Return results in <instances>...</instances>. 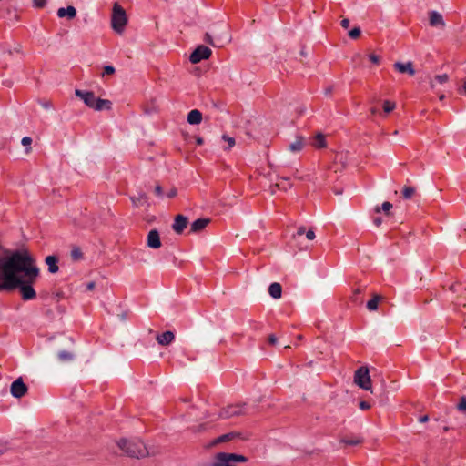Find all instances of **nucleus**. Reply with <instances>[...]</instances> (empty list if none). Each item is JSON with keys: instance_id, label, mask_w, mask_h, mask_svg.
<instances>
[{"instance_id": "nucleus-1", "label": "nucleus", "mask_w": 466, "mask_h": 466, "mask_svg": "<svg viewBox=\"0 0 466 466\" xmlns=\"http://www.w3.org/2000/svg\"><path fill=\"white\" fill-rule=\"evenodd\" d=\"M117 446L125 454L137 459L145 458L157 453L151 451L149 447L138 439H121L117 441Z\"/></svg>"}, {"instance_id": "nucleus-2", "label": "nucleus", "mask_w": 466, "mask_h": 466, "mask_svg": "<svg viewBox=\"0 0 466 466\" xmlns=\"http://www.w3.org/2000/svg\"><path fill=\"white\" fill-rule=\"evenodd\" d=\"M127 23V17L125 9L118 4L113 5L111 26L116 33H122Z\"/></svg>"}, {"instance_id": "nucleus-3", "label": "nucleus", "mask_w": 466, "mask_h": 466, "mask_svg": "<svg viewBox=\"0 0 466 466\" xmlns=\"http://www.w3.org/2000/svg\"><path fill=\"white\" fill-rule=\"evenodd\" d=\"M354 382L363 390H369L371 389V380L369 369L366 366H361L355 371Z\"/></svg>"}, {"instance_id": "nucleus-4", "label": "nucleus", "mask_w": 466, "mask_h": 466, "mask_svg": "<svg viewBox=\"0 0 466 466\" xmlns=\"http://www.w3.org/2000/svg\"><path fill=\"white\" fill-rule=\"evenodd\" d=\"M212 51L209 47L200 45L190 55L189 60L192 64H198L203 59H208Z\"/></svg>"}, {"instance_id": "nucleus-5", "label": "nucleus", "mask_w": 466, "mask_h": 466, "mask_svg": "<svg viewBox=\"0 0 466 466\" xmlns=\"http://www.w3.org/2000/svg\"><path fill=\"white\" fill-rule=\"evenodd\" d=\"M10 391L15 398L20 399L27 393L28 387L23 381L22 378H18L11 384Z\"/></svg>"}, {"instance_id": "nucleus-6", "label": "nucleus", "mask_w": 466, "mask_h": 466, "mask_svg": "<svg viewBox=\"0 0 466 466\" xmlns=\"http://www.w3.org/2000/svg\"><path fill=\"white\" fill-rule=\"evenodd\" d=\"M244 406L245 404L228 405L220 411L219 417L222 419H229L235 416L242 415L244 414Z\"/></svg>"}, {"instance_id": "nucleus-7", "label": "nucleus", "mask_w": 466, "mask_h": 466, "mask_svg": "<svg viewBox=\"0 0 466 466\" xmlns=\"http://www.w3.org/2000/svg\"><path fill=\"white\" fill-rule=\"evenodd\" d=\"M75 95L77 97H79L80 99H82L84 101V103L86 104V106H87L88 107L93 108V109L95 108L96 97L94 92L76 89Z\"/></svg>"}, {"instance_id": "nucleus-8", "label": "nucleus", "mask_w": 466, "mask_h": 466, "mask_svg": "<svg viewBox=\"0 0 466 466\" xmlns=\"http://www.w3.org/2000/svg\"><path fill=\"white\" fill-rule=\"evenodd\" d=\"M188 219L184 215H177L174 219V223L172 225L173 230L177 234H181L185 228L187 227Z\"/></svg>"}, {"instance_id": "nucleus-9", "label": "nucleus", "mask_w": 466, "mask_h": 466, "mask_svg": "<svg viewBox=\"0 0 466 466\" xmlns=\"http://www.w3.org/2000/svg\"><path fill=\"white\" fill-rule=\"evenodd\" d=\"M147 244L151 248H159L161 247V239L159 232L157 229H151L147 235Z\"/></svg>"}, {"instance_id": "nucleus-10", "label": "nucleus", "mask_w": 466, "mask_h": 466, "mask_svg": "<svg viewBox=\"0 0 466 466\" xmlns=\"http://www.w3.org/2000/svg\"><path fill=\"white\" fill-rule=\"evenodd\" d=\"M213 466H234V461L230 458V453H218Z\"/></svg>"}, {"instance_id": "nucleus-11", "label": "nucleus", "mask_w": 466, "mask_h": 466, "mask_svg": "<svg viewBox=\"0 0 466 466\" xmlns=\"http://www.w3.org/2000/svg\"><path fill=\"white\" fill-rule=\"evenodd\" d=\"M394 68L396 70H398L400 73H402V74H409L410 76H414L415 75V70L413 68V64L412 62H407L405 64L403 63H400V62H396L394 65H393Z\"/></svg>"}, {"instance_id": "nucleus-12", "label": "nucleus", "mask_w": 466, "mask_h": 466, "mask_svg": "<svg viewBox=\"0 0 466 466\" xmlns=\"http://www.w3.org/2000/svg\"><path fill=\"white\" fill-rule=\"evenodd\" d=\"M175 339V334L172 331H165L164 333L157 335V341L162 346H167Z\"/></svg>"}, {"instance_id": "nucleus-13", "label": "nucleus", "mask_w": 466, "mask_h": 466, "mask_svg": "<svg viewBox=\"0 0 466 466\" xmlns=\"http://www.w3.org/2000/svg\"><path fill=\"white\" fill-rule=\"evenodd\" d=\"M365 285H359L353 289V294L350 297V299L354 304L361 305L363 303V299L360 295L365 291Z\"/></svg>"}, {"instance_id": "nucleus-14", "label": "nucleus", "mask_w": 466, "mask_h": 466, "mask_svg": "<svg viewBox=\"0 0 466 466\" xmlns=\"http://www.w3.org/2000/svg\"><path fill=\"white\" fill-rule=\"evenodd\" d=\"M210 222L209 218H198L191 224L190 231L197 233L204 229Z\"/></svg>"}, {"instance_id": "nucleus-15", "label": "nucleus", "mask_w": 466, "mask_h": 466, "mask_svg": "<svg viewBox=\"0 0 466 466\" xmlns=\"http://www.w3.org/2000/svg\"><path fill=\"white\" fill-rule=\"evenodd\" d=\"M57 15L60 18L66 16L69 20H71L76 17V10L72 5H69L66 8L61 7L57 10Z\"/></svg>"}, {"instance_id": "nucleus-16", "label": "nucleus", "mask_w": 466, "mask_h": 466, "mask_svg": "<svg viewBox=\"0 0 466 466\" xmlns=\"http://www.w3.org/2000/svg\"><path fill=\"white\" fill-rule=\"evenodd\" d=\"M430 25L431 26H444V21L441 14L436 11H431L429 13Z\"/></svg>"}, {"instance_id": "nucleus-17", "label": "nucleus", "mask_w": 466, "mask_h": 466, "mask_svg": "<svg viewBox=\"0 0 466 466\" xmlns=\"http://www.w3.org/2000/svg\"><path fill=\"white\" fill-rule=\"evenodd\" d=\"M46 265L48 266V271L52 274L56 273L59 269L58 268V258L56 256H47L45 259Z\"/></svg>"}, {"instance_id": "nucleus-18", "label": "nucleus", "mask_w": 466, "mask_h": 466, "mask_svg": "<svg viewBox=\"0 0 466 466\" xmlns=\"http://www.w3.org/2000/svg\"><path fill=\"white\" fill-rule=\"evenodd\" d=\"M202 121V113L198 109L191 110L187 115V122L191 125H198Z\"/></svg>"}, {"instance_id": "nucleus-19", "label": "nucleus", "mask_w": 466, "mask_h": 466, "mask_svg": "<svg viewBox=\"0 0 466 466\" xmlns=\"http://www.w3.org/2000/svg\"><path fill=\"white\" fill-rule=\"evenodd\" d=\"M112 108V102L108 99L96 98L95 104V110H110Z\"/></svg>"}, {"instance_id": "nucleus-20", "label": "nucleus", "mask_w": 466, "mask_h": 466, "mask_svg": "<svg viewBox=\"0 0 466 466\" xmlns=\"http://www.w3.org/2000/svg\"><path fill=\"white\" fill-rule=\"evenodd\" d=\"M238 436H239V433H238V432H228V433L223 434V435L219 436L218 438L215 439L213 441L212 444L217 445L218 443L228 442V441L234 440Z\"/></svg>"}, {"instance_id": "nucleus-21", "label": "nucleus", "mask_w": 466, "mask_h": 466, "mask_svg": "<svg viewBox=\"0 0 466 466\" xmlns=\"http://www.w3.org/2000/svg\"><path fill=\"white\" fill-rule=\"evenodd\" d=\"M268 293L273 299H279L282 294L281 285L278 282H274L268 287Z\"/></svg>"}, {"instance_id": "nucleus-22", "label": "nucleus", "mask_w": 466, "mask_h": 466, "mask_svg": "<svg viewBox=\"0 0 466 466\" xmlns=\"http://www.w3.org/2000/svg\"><path fill=\"white\" fill-rule=\"evenodd\" d=\"M340 442L346 446H355V445L362 443V439L360 437H356V436H351V437L345 436L340 439Z\"/></svg>"}, {"instance_id": "nucleus-23", "label": "nucleus", "mask_w": 466, "mask_h": 466, "mask_svg": "<svg viewBox=\"0 0 466 466\" xmlns=\"http://www.w3.org/2000/svg\"><path fill=\"white\" fill-rule=\"evenodd\" d=\"M382 297L380 295H374L371 299L367 302V309L370 311H374L378 309V304L381 300Z\"/></svg>"}, {"instance_id": "nucleus-24", "label": "nucleus", "mask_w": 466, "mask_h": 466, "mask_svg": "<svg viewBox=\"0 0 466 466\" xmlns=\"http://www.w3.org/2000/svg\"><path fill=\"white\" fill-rule=\"evenodd\" d=\"M401 193L404 199H410L415 196L416 188L414 187L405 186Z\"/></svg>"}, {"instance_id": "nucleus-25", "label": "nucleus", "mask_w": 466, "mask_h": 466, "mask_svg": "<svg viewBox=\"0 0 466 466\" xmlns=\"http://www.w3.org/2000/svg\"><path fill=\"white\" fill-rule=\"evenodd\" d=\"M130 198L133 205L137 208L143 205V203H145L147 199V195L145 193H139L137 197L133 196Z\"/></svg>"}, {"instance_id": "nucleus-26", "label": "nucleus", "mask_w": 466, "mask_h": 466, "mask_svg": "<svg viewBox=\"0 0 466 466\" xmlns=\"http://www.w3.org/2000/svg\"><path fill=\"white\" fill-rule=\"evenodd\" d=\"M313 146L317 148H322L326 147L325 137L322 134H318L312 142Z\"/></svg>"}, {"instance_id": "nucleus-27", "label": "nucleus", "mask_w": 466, "mask_h": 466, "mask_svg": "<svg viewBox=\"0 0 466 466\" xmlns=\"http://www.w3.org/2000/svg\"><path fill=\"white\" fill-rule=\"evenodd\" d=\"M304 147V141L302 137H297L296 141L289 145V149L293 152L300 151Z\"/></svg>"}, {"instance_id": "nucleus-28", "label": "nucleus", "mask_w": 466, "mask_h": 466, "mask_svg": "<svg viewBox=\"0 0 466 466\" xmlns=\"http://www.w3.org/2000/svg\"><path fill=\"white\" fill-rule=\"evenodd\" d=\"M58 359L63 362L70 361L74 359V354L69 351L63 350L58 353Z\"/></svg>"}, {"instance_id": "nucleus-29", "label": "nucleus", "mask_w": 466, "mask_h": 466, "mask_svg": "<svg viewBox=\"0 0 466 466\" xmlns=\"http://www.w3.org/2000/svg\"><path fill=\"white\" fill-rule=\"evenodd\" d=\"M396 107V104L394 102H391L390 100H385L383 102V112L385 114H389L392 112Z\"/></svg>"}, {"instance_id": "nucleus-30", "label": "nucleus", "mask_w": 466, "mask_h": 466, "mask_svg": "<svg viewBox=\"0 0 466 466\" xmlns=\"http://www.w3.org/2000/svg\"><path fill=\"white\" fill-rule=\"evenodd\" d=\"M392 208V204L388 202V201H385L382 203V206H381V208H380L379 207H377L375 208V211L377 213H380V210H383L386 214H389L390 210Z\"/></svg>"}, {"instance_id": "nucleus-31", "label": "nucleus", "mask_w": 466, "mask_h": 466, "mask_svg": "<svg viewBox=\"0 0 466 466\" xmlns=\"http://www.w3.org/2000/svg\"><path fill=\"white\" fill-rule=\"evenodd\" d=\"M71 258L74 260L81 259L83 258V253H82L81 249L79 248H75L74 249H72Z\"/></svg>"}, {"instance_id": "nucleus-32", "label": "nucleus", "mask_w": 466, "mask_h": 466, "mask_svg": "<svg viewBox=\"0 0 466 466\" xmlns=\"http://www.w3.org/2000/svg\"><path fill=\"white\" fill-rule=\"evenodd\" d=\"M230 458L235 462H246L248 461V458L243 455L234 454L230 453Z\"/></svg>"}, {"instance_id": "nucleus-33", "label": "nucleus", "mask_w": 466, "mask_h": 466, "mask_svg": "<svg viewBox=\"0 0 466 466\" xmlns=\"http://www.w3.org/2000/svg\"><path fill=\"white\" fill-rule=\"evenodd\" d=\"M361 34L360 27H354L349 32V36L352 39H357Z\"/></svg>"}, {"instance_id": "nucleus-34", "label": "nucleus", "mask_w": 466, "mask_h": 466, "mask_svg": "<svg viewBox=\"0 0 466 466\" xmlns=\"http://www.w3.org/2000/svg\"><path fill=\"white\" fill-rule=\"evenodd\" d=\"M457 409L466 414V397H461L457 405Z\"/></svg>"}, {"instance_id": "nucleus-35", "label": "nucleus", "mask_w": 466, "mask_h": 466, "mask_svg": "<svg viewBox=\"0 0 466 466\" xmlns=\"http://www.w3.org/2000/svg\"><path fill=\"white\" fill-rule=\"evenodd\" d=\"M222 138H223V140L227 141V143H228V147H227V148H226V149H229V148H231V147H234V145H235V139H234L233 137H228V136H227V135H224V136L222 137Z\"/></svg>"}, {"instance_id": "nucleus-36", "label": "nucleus", "mask_w": 466, "mask_h": 466, "mask_svg": "<svg viewBox=\"0 0 466 466\" xmlns=\"http://www.w3.org/2000/svg\"><path fill=\"white\" fill-rule=\"evenodd\" d=\"M449 79V76L447 74H442V75H437L435 76V80H437L440 84H443V83H446Z\"/></svg>"}, {"instance_id": "nucleus-37", "label": "nucleus", "mask_w": 466, "mask_h": 466, "mask_svg": "<svg viewBox=\"0 0 466 466\" xmlns=\"http://www.w3.org/2000/svg\"><path fill=\"white\" fill-rule=\"evenodd\" d=\"M33 5L35 8H43L46 5V0H34Z\"/></svg>"}, {"instance_id": "nucleus-38", "label": "nucleus", "mask_w": 466, "mask_h": 466, "mask_svg": "<svg viewBox=\"0 0 466 466\" xmlns=\"http://www.w3.org/2000/svg\"><path fill=\"white\" fill-rule=\"evenodd\" d=\"M359 407L362 410H368L371 408V405L370 402H368L366 400H361L359 404Z\"/></svg>"}, {"instance_id": "nucleus-39", "label": "nucleus", "mask_w": 466, "mask_h": 466, "mask_svg": "<svg viewBox=\"0 0 466 466\" xmlns=\"http://www.w3.org/2000/svg\"><path fill=\"white\" fill-rule=\"evenodd\" d=\"M369 59L370 62H372L373 64H376V65H378L380 61V57L375 54H370Z\"/></svg>"}, {"instance_id": "nucleus-40", "label": "nucleus", "mask_w": 466, "mask_h": 466, "mask_svg": "<svg viewBox=\"0 0 466 466\" xmlns=\"http://www.w3.org/2000/svg\"><path fill=\"white\" fill-rule=\"evenodd\" d=\"M115 73V68L112 66H106L104 67L103 75H113Z\"/></svg>"}, {"instance_id": "nucleus-41", "label": "nucleus", "mask_w": 466, "mask_h": 466, "mask_svg": "<svg viewBox=\"0 0 466 466\" xmlns=\"http://www.w3.org/2000/svg\"><path fill=\"white\" fill-rule=\"evenodd\" d=\"M21 143L25 147H29L31 145V143H32V138L29 137H25L22 138Z\"/></svg>"}, {"instance_id": "nucleus-42", "label": "nucleus", "mask_w": 466, "mask_h": 466, "mask_svg": "<svg viewBox=\"0 0 466 466\" xmlns=\"http://www.w3.org/2000/svg\"><path fill=\"white\" fill-rule=\"evenodd\" d=\"M306 233V228L304 227H299L297 230V233L293 236L294 238L296 237H301L302 235H304Z\"/></svg>"}, {"instance_id": "nucleus-43", "label": "nucleus", "mask_w": 466, "mask_h": 466, "mask_svg": "<svg viewBox=\"0 0 466 466\" xmlns=\"http://www.w3.org/2000/svg\"><path fill=\"white\" fill-rule=\"evenodd\" d=\"M277 340H278V339L274 334H270L268 338V342L270 345H275L277 343Z\"/></svg>"}, {"instance_id": "nucleus-44", "label": "nucleus", "mask_w": 466, "mask_h": 466, "mask_svg": "<svg viewBox=\"0 0 466 466\" xmlns=\"http://www.w3.org/2000/svg\"><path fill=\"white\" fill-rule=\"evenodd\" d=\"M155 194L157 196V197H161L163 195V188L160 185H157L155 187Z\"/></svg>"}, {"instance_id": "nucleus-45", "label": "nucleus", "mask_w": 466, "mask_h": 466, "mask_svg": "<svg viewBox=\"0 0 466 466\" xmlns=\"http://www.w3.org/2000/svg\"><path fill=\"white\" fill-rule=\"evenodd\" d=\"M306 238L309 240H313L315 238V232L312 229H309L306 232Z\"/></svg>"}, {"instance_id": "nucleus-46", "label": "nucleus", "mask_w": 466, "mask_h": 466, "mask_svg": "<svg viewBox=\"0 0 466 466\" xmlns=\"http://www.w3.org/2000/svg\"><path fill=\"white\" fill-rule=\"evenodd\" d=\"M340 25L343 28L348 29L350 27V20L348 18L342 19L341 22H340Z\"/></svg>"}, {"instance_id": "nucleus-47", "label": "nucleus", "mask_w": 466, "mask_h": 466, "mask_svg": "<svg viewBox=\"0 0 466 466\" xmlns=\"http://www.w3.org/2000/svg\"><path fill=\"white\" fill-rule=\"evenodd\" d=\"M177 189H176L175 187H173V188H171V189L168 191V193H167V198H174V197H176V196H177Z\"/></svg>"}, {"instance_id": "nucleus-48", "label": "nucleus", "mask_w": 466, "mask_h": 466, "mask_svg": "<svg viewBox=\"0 0 466 466\" xmlns=\"http://www.w3.org/2000/svg\"><path fill=\"white\" fill-rule=\"evenodd\" d=\"M95 287H96V283L94 281L88 282L86 284V290L91 291L95 289Z\"/></svg>"}, {"instance_id": "nucleus-49", "label": "nucleus", "mask_w": 466, "mask_h": 466, "mask_svg": "<svg viewBox=\"0 0 466 466\" xmlns=\"http://www.w3.org/2000/svg\"><path fill=\"white\" fill-rule=\"evenodd\" d=\"M381 222H382V219H381V218H380V217L374 218V219H373V223H374L377 227H379V226L381 224Z\"/></svg>"}, {"instance_id": "nucleus-50", "label": "nucleus", "mask_w": 466, "mask_h": 466, "mask_svg": "<svg viewBox=\"0 0 466 466\" xmlns=\"http://www.w3.org/2000/svg\"><path fill=\"white\" fill-rule=\"evenodd\" d=\"M205 41L208 42V44H211V45L213 44L212 37L208 33H207L205 35Z\"/></svg>"}, {"instance_id": "nucleus-51", "label": "nucleus", "mask_w": 466, "mask_h": 466, "mask_svg": "<svg viewBox=\"0 0 466 466\" xmlns=\"http://www.w3.org/2000/svg\"><path fill=\"white\" fill-rule=\"evenodd\" d=\"M420 422H427L429 420L428 415H423L419 419Z\"/></svg>"}, {"instance_id": "nucleus-52", "label": "nucleus", "mask_w": 466, "mask_h": 466, "mask_svg": "<svg viewBox=\"0 0 466 466\" xmlns=\"http://www.w3.org/2000/svg\"><path fill=\"white\" fill-rule=\"evenodd\" d=\"M370 113H371V115H373V116H374V115H377V114H380V110H379L378 108H376V107H372V108H370Z\"/></svg>"}, {"instance_id": "nucleus-53", "label": "nucleus", "mask_w": 466, "mask_h": 466, "mask_svg": "<svg viewBox=\"0 0 466 466\" xmlns=\"http://www.w3.org/2000/svg\"><path fill=\"white\" fill-rule=\"evenodd\" d=\"M42 106L45 107V108H49L51 106V103L50 102H44L42 104Z\"/></svg>"}, {"instance_id": "nucleus-54", "label": "nucleus", "mask_w": 466, "mask_h": 466, "mask_svg": "<svg viewBox=\"0 0 466 466\" xmlns=\"http://www.w3.org/2000/svg\"><path fill=\"white\" fill-rule=\"evenodd\" d=\"M326 95H330L332 93V87H328L325 90Z\"/></svg>"}, {"instance_id": "nucleus-55", "label": "nucleus", "mask_w": 466, "mask_h": 466, "mask_svg": "<svg viewBox=\"0 0 466 466\" xmlns=\"http://www.w3.org/2000/svg\"><path fill=\"white\" fill-rule=\"evenodd\" d=\"M203 142H204V141H203V138H201V137H199V138H198V139H197V143H198V145H202V144H203Z\"/></svg>"}, {"instance_id": "nucleus-56", "label": "nucleus", "mask_w": 466, "mask_h": 466, "mask_svg": "<svg viewBox=\"0 0 466 466\" xmlns=\"http://www.w3.org/2000/svg\"><path fill=\"white\" fill-rule=\"evenodd\" d=\"M462 89H463V93L466 95V80L463 83Z\"/></svg>"}, {"instance_id": "nucleus-57", "label": "nucleus", "mask_w": 466, "mask_h": 466, "mask_svg": "<svg viewBox=\"0 0 466 466\" xmlns=\"http://www.w3.org/2000/svg\"><path fill=\"white\" fill-rule=\"evenodd\" d=\"M444 97H445V96H444V95H441V96H440V100H443V99H444Z\"/></svg>"}, {"instance_id": "nucleus-58", "label": "nucleus", "mask_w": 466, "mask_h": 466, "mask_svg": "<svg viewBox=\"0 0 466 466\" xmlns=\"http://www.w3.org/2000/svg\"><path fill=\"white\" fill-rule=\"evenodd\" d=\"M30 150H31V147H26L25 152L28 153V152H30Z\"/></svg>"}]
</instances>
